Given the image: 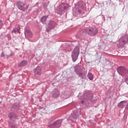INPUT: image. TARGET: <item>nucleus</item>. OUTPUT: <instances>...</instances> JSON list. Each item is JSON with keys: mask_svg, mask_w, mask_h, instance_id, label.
Returning <instances> with one entry per match:
<instances>
[{"mask_svg": "<svg viewBox=\"0 0 128 128\" xmlns=\"http://www.w3.org/2000/svg\"><path fill=\"white\" fill-rule=\"evenodd\" d=\"M128 43V34H126L120 38L117 44V46L118 48H122Z\"/></svg>", "mask_w": 128, "mask_h": 128, "instance_id": "1", "label": "nucleus"}, {"mask_svg": "<svg viewBox=\"0 0 128 128\" xmlns=\"http://www.w3.org/2000/svg\"><path fill=\"white\" fill-rule=\"evenodd\" d=\"M84 96V99L81 101V104H82V106L86 104V102H92L93 104H94L96 102V100L92 98L94 96L90 93L85 94Z\"/></svg>", "mask_w": 128, "mask_h": 128, "instance_id": "2", "label": "nucleus"}, {"mask_svg": "<svg viewBox=\"0 0 128 128\" xmlns=\"http://www.w3.org/2000/svg\"><path fill=\"white\" fill-rule=\"evenodd\" d=\"M62 122V120H58L54 122V120L50 119L48 122L49 128H60Z\"/></svg>", "mask_w": 128, "mask_h": 128, "instance_id": "3", "label": "nucleus"}, {"mask_svg": "<svg viewBox=\"0 0 128 128\" xmlns=\"http://www.w3.org/2000/svg\"><path fill=\"white\" fill-rule=\"evenodd\" d=\"M85 32L90 36H94L98 32V28L96 26L88 27L85 28Z\"/></svg>", "mask_w": 128, "mask_h": 128, "instance_id": "4", "label": "nucleus"}, {"mask_svg": "<svg viewBox=\"0 0 128 128\" xmlns=\"http://www.w3.org/2000/svg\"><path fill=\"white\" fill-rule=\"evenodd\" d=\"M68 6V3L62 2L59 6L58 7L55 12L58 14L62 15L66 12Z\"/></svg>", "mask_w": 128, "mask_h": 128, "instance_id": "5", "label": "nucleus"}, {"mask_svg": "<svg viewBox=\"0 0 128 128\" xmlns=\"http://www.w3.org/2000/svg\"><path fill=\"white\" fill-rule=\"evenodd\" d=\"M74 72L79 78H81L82 80H86L87 72L86 70L82 71V68L80 66L76 67L74 68Z\"/></svg>", "mask_w": 128, "mask_h": 128, "instance_id": "6", "label": "nucleus"}, {"mask_svg": "<svg viewBox=\"0 0 128 128\" xmlns=\"http://www.w3.org/2000/svg\"><path fill=\"white\" fill-rule=\"evenodd\" d=\"M80 46H76L72 51L71 56L72 60L74 62H76L78 60V56H80Z\"/></svg>", "mask_w": 128, "mask_h": 128, "instance_id": "7", "label": "nucleus"}, {"mask_svg": "<svg viewBox=\"0 0 128 128\" xmlns=\"http://www.w3.org/2000/svg\"><path fill=\"white\" fill-rule=\"evenodd\" d=\"M117 72L120 76H124L128 74V69L124 66H120L118 68Z\"/></svg>", "mask_w": 128, "mask_h": 128, "instance_id": "8", "label": "nucleus"}, {"mask_svg": "<svg viewBox=\"0 0 128 128\" xmlns=\"http://www.w3.org/2000/svg\"><path fill=\"white\" fill-rule=\"evenodd\" d=\"M16 4L18 8L22 12H26L28 8V6L22 2H18L16 3Z\"/></svg>", "mask_w": 128, "mask_h": 128, "instance_id": "9", "label": "nucleus"}, {"mask_svg": "<svg viewBox=\"0 0 128 128\" xmlns=\"http://www.w3.org/2000/svg\"><path fill=\"white\" fill-rule=\"evenodd\" d=\"M56 27V22L54 21H50L48 24L47 27L46 28V32H50L52 30H54Z\"/></svg>", "mask_w": 128, "mask_h": 128, "instance_id": "10", "label": "nucleus"}, {"mask_svg": "<svg viewBox=\"0 0 128 128\" xmlns=\"http://www.w3.org/2000/svg\"><path fill=\"white\" fill-rule=\"evenodd\" d=\"M8 118L10 120H12V122H16V120H18V116L14 112L8 113Z\"/></svg>", "mask_w": 128, "mask_h": 128, "instance_id": "11", "label": "nucleus"}, {"mask_svg": "<svg viewBox=\"0 0 128 128\" xmlns=\"http://www.w3.org/2000/svg\"><path fill=\"white\" fill-rule=\"evenodd\" d=\"M51 94L52 98H58L60 94V92L58 88H54L51 92Z\"/></svg>", "mask_w": 128, "mask_h": 128, "instance_id": "12", "label": "nucleus"}, {"mask_svg": "<svg viewBox=\"0 0 128 128\" xmlns=\"http://www.w3.org/2000/svg\"><path fill=\"white\" fill-rule=\"evenodd\" d=\"M80 112L78 110H76L73 112V113L72 114V117L73 120H78L80 118Z\"/></svg>", "mask_w": 128, "mask_h": 128, "instance_id": "13", "label": "nucleus"}, {"mask_svg": "<svg viewBox=\"0 0 128 128\" xmlns=\"http://www.w3.org/2000/svg\"><path fill=\"white\" fill-rule=\"evenodd\" d=\"M74 16H77L78 18H80V16H82V10L78 8H76L74 12Z\"/></svg>", "mask_w": 128, "mask_h": 128, "instance_id": "14", "label": "nucleus"}, {"mask_svg": "<svg viewBox=\"0 0 128 128\" xmlns=\"http://www.w3.org/2000/svg\"><path fill=\"white\" fill-rule=\"evenodd\" d=\"M20 104L18 102H16L13 104L11 110L13 112H18L20 110Z\"/></svg>", "mask_w": 128, "mask_h": 128, "instance_id": "15", "label": "nucleus"}, {"mask_svg": "<svg viewBox=\"0 0 128 128\" xmlns=\"http://www.w3.org/2000/svg\"><path fill=\"white\" fill-rule=\"evenodd\" d=\"M24 35L26 38H32V32L28 29L25 30Z\"/></svg>", "mask_w": 128, "mask_h": 128, "instance_id": "16", "label": "nucleus"}, {"mask_svg": "<svg viewBox=\"0 0 128 128\" xmlns=\"http://www.w3.org/2000/svg\"><path fill=\"white\" fill-rule=\"evenodd\" d=\"M78 8H82V10H85L86 8V2H84L82 1H80L78 3Z\"/></svg>", "mask_w": 128, "mask_h": 128, "instance_id": "17", "label": "nucleus"}, {"mask_svg": "<svg viewBox=\"0 0 128 128\" xmlns=\"http://www.w3.org/2000/svg\"><path fill=\"white\" fill-rule=\"evenodd\" d=\"M34 72L35 74L40 75L42 74V68L38 66L34 70Z\"/></svg>", "mask_w": 128, "mask_h": 128, "instance_id": "18", "label": "nucleus"}, {"mask_svg": "<svg viewBox=\"0 0 128 128\" xmlns=\"http://www.w3.org/2000/svg\"><path fill=\"white\" fill-rule=\"evenodd\" d=\"M126 101L123 100L120 102L118 104V106L120 108H124L126 106Z\"/></svg>", "mask_w": 128, "mask_h": 128, "instance_id": "19", "label": "nucleus"}, {"mask_svg": "<svg viewBox=\"0 0 128 128\" xmlns=\"http://www.w3.org/2000/svg\"><path fill=\"white\" fill-rule=\"evenodd\" d=\"M80 38H82V36H86V32L85 29L81 30L79 33L78 34Z\"/></svg>", "mask_w": 128, "mask_h": 128, "instance_id": "20", "label": "nucleus"}, {"mask_svg": "<svg viewBox=\"0 0 128 128\" xmlns=\"http://www.w3.org/2000/svg\"><path fill=\"white\" fill-rule=\"evenodd\" d=\"M26 64H28V61L26 60H24L19 63L18 66L19 68H22V66H26Z\"/></svg>", "mask_w": 128, "mask_h": 128, "instance_id": "21", "label": "nucleus"}, {"mask_svg": "<svg viewBox=\"0 0 128 128\" xmlns=\"http://www.w3.org/2000/svg\"><path fill=\"white\" fill-rule=\"evenodd\" d=\"M8 128H17L18 125L16 124V123H14V122H9Z\"/></svg>", "mask_w": 128, "mask_h": 128, "instance_id": "22", "label": "nucleus"}, {"mask_svg": "<svg viewBox=\"0 0 128 128\" xmlns=\"http://www.w3.org/2000/svg\"><path fill=\"white\" fill-rule=\"evenodd\" d=\"M48 18V16H44L41 18V22L43 24H46V18Z\"/></svg>", "mask_w": 128, "mask_h": 128, "instance_id": "23", "label": "nucleus"}, {"mask_svg": "<svg viewBox=\"0 0 128 128\" xmlns=\"http://www.w3.org/2000/svg\"><path fill=\"white\" fill-rule=\"evenodd\" d=\"M87 76L90 80H94V75H92V73H88Z\"/></svg>", "mask_w": 128, "mask_h": 128, "instance_id": "24", "label": "nucleus"}, {"mask_svg": "<svg viewBox=\"0 0 128 128\" xmlns=\"http://www.w3.org/2000/svg\"><path fill=\"white\" fill-rule=\"evenodd\" d=\"M15 28L17 30L18 32L20 34V25H16Z\"/></svg>", "mask_w": 128, "mask_h": 128, "instance_id": "25", "label": "nucleus"}, {"mask_svg": "<svg viewBox=\"0 0 128 128\" xmlns=\"http://www.w3.org/2000/svg\"><path fill=\"white\" fill-rule=\"evenodd\" d=\"M3 26H4V23L2 22V21L0 20V30H2V28Z\"/></svg>", "mask_w": 128, "mask_h": 128, "instance_id": "26", "label": "nucleus"}, {"mask_svg": "<svg viewBox=\"0 0 128 128\" xmlns=\"http://www.w3.org/2000/svg\"><path fill=\"white\" fill-rule=\"evenodd\" d=\"M124 80L125 82H126V84H127L128 85V76H126L124 78Z\"/></svg>", "mask_w": 128, "mask_h": 128, "instance_id": "27", "label": "nucleus"}, {"mask_svg": "<svg viewBox=\"0 0 128 128\" xmlns=\"http://www.w3.org/2000/svg\"><path fill=\"white\" fill-rule=\"evenodd\" d=\"M16 32H18V30L16 28H14L13 30L12 31V33H14L16 34Z\"/></svg>", "mask_w": 128, "mask_h": 128, "instance_id": "28", "label": "nucleus"}, {"mask_svg": "<svg viewBox=\"0 0 128 128\" xmlns=\"http://www.w3.org/2000/svg\"><path fill=\"white\" fill-rule=\"evenodd\" d=\"M4 52H2V54H1V56L2 58H4Z\"/></svg>", "mask_w": 128, "mask_h": 128, "instance_id": "29", "label": "nucleus"}, {"mask_svg": "<svg viewBox=\"0 0 128 128\" xmlns=\"http://www.w3.org/2000/svg\"><path fill=\"white\" fill-rule=\"evenodd\" d=\"M0 14H2V11L0 10Z\"/></svg>", "mask_w": 128, "mask_h": 128, "instance_id": "30", "label": "nucleus"}, {"mask_svg": "<svg viewBox=\"0 0 128 128\" xmlns=\"http://www.w3.org/2000/svg\"><path fill=\"white\" fill-rule=\"evenodd\" d=\"M88 64H90V62H88Z\"/></svg>", "mask_w": 128, "mask_h": 128, "instance_id": "31", "label": "nucleus"}]
</instances>
